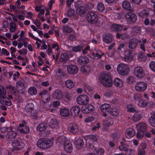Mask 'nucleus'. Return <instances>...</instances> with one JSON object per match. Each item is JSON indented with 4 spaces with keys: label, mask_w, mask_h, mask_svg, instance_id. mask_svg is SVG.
<instances>
[{
    "label": "nucleus",
    "mask_w": 155,
    "mask_h": 155,
    "mask_svg": "<svg viewBox=\"0 0 155 155\" xmlns=\"http://www.w3.org/2000/svg\"><path fill=\"white\" fill-rule=\"evenodd\" d=\"M87 21L89 23L95 25L97 26L101 27L103 24L102 20H98V16L97 15L92 12L87 13L86 17Z\"/></svg>",
    "instance_id": "nucleus-1"
},
{
    "label": "nucleus",
    "mask_w": 155,
    "mask_h": 155,
    "mask_svg": "<svg viewBox=\"0 0 155 155\" xmlns=\"http://www.w3.org/2000/svg\"><path fill=\"white\" fill-rule=\"evenodd\" d=\"M99 80L101 83L104 87H109L112 86V80L109 74L107 73H102L100 75Z\"/></svg>",
    "instance_id": "nucleus-2"
},
{
    "label": "nucleus",
    "mask_w": 155,
    "mask_h": 155,
    "mask_svg": "<svg viewBox=\"0 0 155 155\" xmlns=\"http://www.w3.org/2000/svg\"><path fill=\"white\" fill-rule=\"evenodd\" d=\"M37 145L38 148L45 149L52 147L53 142L50 140L41 139L38 141Z\"/></svg>",
    "instance_id": "nucleus-3"
},
{
    "label": "nucleus",
    "mask_w": 155,
    "mask_h": 155,
    "mask_svg": "<svg viewBox=\"0 0 155 155\" xmlns=\"http://www.w3.org/2000/svg\"><path fill=\"white\" fill-rule=\"evenodd\" d=\"M117 70L120 74L123 75L128 73L130 71V68L126 64L120 63L117 65Z\"/></svg>",
    "instance_id": "nucleus-4"
},
{
    "label": "nucleus",
    "mask_w": 155,
    "mask_h": 155,
    "mask_svg": "<svg viewBox=\"0 0 155 155\" xmlns=\"http://www.w3.org/2000/svg\"><path fill=\"white\" fill-rule=\"evenodd\" d=\"M132 51L130 49L126 50L124 53V57L122 58L124 61L128 63L130 62L133 59L132 55Z\"/></svg>",
    "instance_id": "nucleus-5"
},
{
    "label": "nucleus",
    "mask_w": 155,
    "mask_h": 155,
    "mask_svg": "<svg viewBox=\"0 0 155 155\" xmlns=\"http://www.w3.org/2000/svg\"><path fill=\"white\" fill-rule=\"evenodd\" d=\"M76 100L78 103L79 105H86L89 102V98L86 95H82L78 97Z\"/></svg>",
    "instance_id": "nucleus-6"
},
{
    "label": "nucleus",
    "mask_w": 155,
    "mask_h": 155,
    "mask_svg": "<svg viewBox=\"0 0 155 155\" xmlns=\"http://www.w3.org/2000/svg\"><path fill=\"white\" fill-rule=\"evenodd\" d=\"M134 74L135 76L139 78H142L145 75L144 71L141 67H137L134 69Z\"/></svg>",
    "instance_id": "nucleus-7"
},
{
    "label": "nucleus",
    "mask_w": 155,
    "mask_h": 155,
    "mask_svg": "<svg viewBox=\"0 0 155 155\" xmlns=\"http://www.w3.org/2000/svg\"><path fill=\"white\" fill-rule=\"evenodd\" d=\"M147 88V84L143 82H140L136 83L135 88L136 91H138L143 92Z\"/></svg>",
    "instance_id": "nucleus-8"
},
{
    "label": "nucleus",
    "mask_w": 155,
    "mask_h": 155,
    "mask_svg": "<svg viewBox=\"0 0 155 155\" xmlns=\"http://www.w3.org/2000/svg\"><path fill=\"white\" fill-rule=\"evenodd\" d=\"M39 95L41 96V99L44 103H47L50 100V96L47 91L44 90L39 93Z\"/></svg>",
    "instance_id": "nucleus-9"
},
{
    "label": "nucleus",
    "mask_w": 155,
    "mask_h": 155,
    "mask_svg": "<svg viewBox=\"0 0 155 155\" xmlns=\"http://www.w3.org/2000/svg\"><path fill=\"white\" fill-rule=\"evenodd\" d=\"M138 44V40L135 38L130 39L128 41V48L134 50L136 48Z\"/></svg>",
    "instance_id": "nucleus-10"
},
{
    "label": "nucleus",
    "mask_w": 155,
    "mask_h": 155,
    "mask_svg": "<svg viewBox=\"0 0 155 155\" xmlns=\"http://www.w3.org/2000/svg\"><path fill=\"white\" fill-rule=\"evenodd\" d=\"M68 73L74 75L77 74L78 71V68L75 65L71 64L67 67Z\"/></svg>",
    "instance_id": "nucleus-11"
},
{
    "label": "nucleus",
    "mask_w": 155,
    "mask_h": 155,
    "mask_svg": "<svg viewBox=\"0 0 155 155\" xmlns=\"http://www.w3.org/2000/svg\"><path fill=\"white\" fill-rule=\"evenodd\" d=\"M20 141V140L18 139L15 140L12 142V145L13 147L11 149L12 151L21 149Z\"/></svg>",
    "instance_id": "nucleus-12"
},
{
    "label": "nucleus",
    "mask_w": 155,
    "mask_h": 155,
    "mask_svg": "<svg viewBox=\"0 0 155 155\" xmlns=\"http://www.w3.org/2000/svg\"><path fill=\"white\" fill-rule=\"evenodd\" d=\"M16 88L18 92L22 94H24L25 89L24 84L22 82L19 81L16 84Z\"/></svg>",
    "instance_id": "nucleus-13"
},
{
    "label": "nucleus",
    "mask_w": 155,
    "mask_h": 155,
    "mask_svg": "<svg viewBox=\"0 0 155 155\" xmlns=\"http://www.w3.org/2000/svg\"><path fill=\"white\" fill-rule=\"evenodd\" d=\"M103 116L105 117L103 120L104 124L105 126H109L112 125L114 123L113 120L110 117H107V114L104 113Z\"/></svg>",
    "instance_id": "nucleus-14"
},
{
    "label": "nucleus",
    "mask_w": 155,
    "mask_h": 155,
    "mask_svg": "<svg viewBox=\"0 0 155 155\" xmlns=\"http://www.w3.org/2000/svg\"><path fill=\"white\" fill-rule=\"evenodd\" d=\"M52 97L56 100L62 99L63 97L62 92L59 90H55L53 93Z\"/></svg>",
    "instance_id": "nucleus-15"
},
{
    "label": "nucleus",
    "mask_w": 155,
    "mask_h": 155,
    "mask_svg": "<svg viewBox=\"0 0 155 155\" xmlns=\"http://www.w3.org/2000/svg\"><path fill=\"white\" fill-rule=\"evenodd\" d=\"M125 17L128 21L132 22H135L137 19L136 15L130 12L127 13L125 15Z\"/></svg>",
    "instance_id": "nucleus-16"
},
{
    "label": "nucleus",
    "mask_w": 155,
    "mask_h": 155,
    "mask_svg": "<svg viewBox=\"0 0 155 155\" xmlns=\"http://www.w3.org/2000/svg\"><path fill=\"white\" fill-rule=\"evenodd\" d=\"M104 54L101 51L95 50V51L92 53V55L93 59H98L101 58Z\"/></svg>",
    "instance_id": "nucleus-17"
},
{
    "label": "nucleus",
    "mask_w": 155,
    "mask_h": 155,
    "mask_svg": "<svg viewBox=\"0 0 155 155\" xmlns=\"http://www.w3.org/2000/svg\"><path fill=\"white\" fill-rule=\"evenodd\" d=\"M94 107L92 105L89 104L86 105L82 107V112L84 114H87L91 112L94 109Z\"/></svg>",
    "instance_id": "nucleus-18"
},
{
    "label": "nucleus",
    "mask_w": 155,
    "mask_h": 155,
    "mask_svg": "<svg viewBox=\"0 0 155 155\" xmlns=\"http://www.w3.org/2000/svg\"><path fill=\"white\" fill-rule=\"evenodd\" d=\"M86 12V8L83 6L79 7L77 8L76 10V13L81 16L84 15Z\"/></svg>",
    "instance_id": "nucleus-19"
},
{
    "label": "nucleus",
    "mask_w": 155,
    "mask_h": 155,
    "mask_svg": "<svg viewBox=\"0 0 155 155\" xmlns=\"http://www.w3.org/2000/svg\"><path fill=\"white\" fill-rule=\"evenodd\" d=\"M67 141L69 140L67 139L66 137L64 136H61L59 137L57 140L56 143L59 146L64 145Z\"/></svg>",
    "instance_id": "nucleus-20"
},
{
    "label": "nucleus",
    "mask_w": 155,
    "mask_h": 155,
    "mask_svg": "<svg viewBox=\"0 0 155 155\" xmlns=\"http://www.w3.org/2000/svg\"><path fill=\"white\" fill-rule=\"evenodd\" d=\"M80 108L78 106H73L71 109V112L74 117H76L79 115L80 111Z\"/></svg>",
    "instance_id": "nucleus-21"
},
{
    "label": "nucleus",
    "mask_w": 155,
    "mask_h": 155,
    "mask_svg": "<svg viewBox=\"0 0 155 155\" xmlns=\"http://www.w3.org/2000/svg\"><path fill=\"white\" fill-rule=\"evenodd\" d=\"M78 63L81 65L86 64L89 62V60L87 57L83 56L79 57L77 60Z\"/></svg>",
    "instance_id": "nucleus-22"
},
{
    "label": "nucleus",
    "mask_w": 155,
    "mask_h": 155,
    "mask_svg": "<svg viewBox=\"0 0 155 155\" xmlns=\"http://www.w3.org/2000/svg\"><path fill=\"white\" fill-rule=\"evenodd\" d=\"M0 103L9 106L11 105V101L7 97L4 96L0 97Z\"/></svg>",
    "instance_id": "nucleus-23"
},
{
    "label": "nucleus",
    "mask_w": 155,
    "mask_h": 155,
    "mask_svg": "<svg viewBox=\"0 0 155 155\" xmlns=\"http://www.w3.org/2000/svg\"><path fill=\"white\" fill-rule=\"evenodd\" d=\"M17 134L15 131L11 130L7 134L6 138L8 140H10L15 138Z\"/></svg>",
    "instance_id": "nucleus-24"
},
{
    "label": "nucleus",
    "mask_w": 155,
    "mask_h": 155,
    "mask_svg": "<svg viewBox=\"0 0 155 155\" xmlns=\"http://www.w3.org/2000/svg\"><path fill=\"white\" fill-rule=\"evenodd\" d=\"M103 40L105 43H110L112 41V36L110 34H104L103 35Z\"/></svg>",
    "instance_id": "nucleus-25"
},
{
    "label": "nucleus",
    "mask_w": 155,
    "mask_h": 155,
    "mask_svg": "<svg viewBox=\"0 0 155 155\" xmlns=\"http://www.w3.org/2000/svg\"><path fill=\"white\" fill-rule=\"evenodd\" d=\"M137 130L145 132L147 130V125L143 122L139 123L136 126Z\"/></svg>",
    "instance_id": "nucleus-26"
},
{
    "label": "nucleus",
    "mask_w": 155,
    "mask_h": 155,
    "mask_svg": "<svg viewBox=\"0 0 155 155\" xmlns=\"http://www.w3.org/2000/svg\"><path fill=\"white\" fill-rule=\"evenodd\" d=\"M78 128L77 126L73 124H70L68 127V129L69 130L74 134L76 133L78 131Z\"/></svg>",
    "instance_id": "nucleus-27"
},
{
    "label": "nucleus",
    "mask_w": 155,
    "mask_h": 155,
    "mask_svg": "<svg viewBox=\"0 0 155 155\" xmlns=\"http://www.w3.org/2000/svg\"><path fill=\"white\" fill-rule=\"evenodd\" d=\"M111 29L114 31H119L122 30L123 26L120 25L113 24L111 26Z\"/></svg>",
    "instance_id": "nucleus-28"
},
{
    "label": "nucleus",
    "mask_w": 155,
    "mask_h": 155,
    "mask_svg": "<svg viewBox=\"0 0 155 155\" xmlns=\"http://www.w3.org/2000/svg\"><path fill=\"white\" fill-rule=\"evenodd\" d=\"M66 143L64 145V150L68 153H71L73 149L71 144L69 141H67Z\"/></svg>",
    "instance_id": "nucleus-29"
},
{
    "label": "nucleus",
    "mask_w": 155,
    "mask_h": 155,
    "mask_svg": "<svg viewBox=\"0 0 155 155\" xmlns=\"http://www.w3.org/2000/svg\"><path fill=\"white\" fill-rule=\"evenodd\" d=\"M47 127L48 126L46 123H41L38 125L37 129L38 130L41 132L45 130Z\"/></svg>",
    "instance_id": "nucleus-30"
},
{
    "label": "nucleus",
    "mask_w": 155,
    "mask_h": 155,
    "mask_svg": "<svg viewBox=\"0 0 155 155\" xmlns=\"http://www.w3.org/2000/svg\"><path fill=\"white\" fill-rule=\"evenodd\" d=\"M142 115L139 112L135 113L133 116L132 120L134 122H136L140 120L142 118Z\"/></svg>",
    "instance_id": "nucleus-31"
},
{
    "label": "nucleus",
    "mask_w": 155,
    "mask_h": 155,
    "mask_svg": "<svg viewBox=\"0 0 155 155\" xmlns=\"http://www.w3.org/2000/svg\"><path fill=\"white\" fill-rule=\"evenodd\" d=\"M149 122L150 125L155 127V112H153L151 114V116L148 120Z\"/></svg>",
    "instance_id": "nucleus-32"
},
{
    "label": "nucleus",
    "mask_w": 155,
    "mask_h": 155,
    "mask_svg": "<svg viewBox=\"0 0 155 155\" xmlns=\"http://www.w3.org/2000/svg\"><path fill=\"white\" fill-rule=\"evenodd\" d=\"M65 84L66 87L69 89L72 88L75 86L74 82L71 79H68L66 80L65 81Z\"/></svg>",
    "instance_id": "nucleus-33"
},
{
    "label": "nucleus",
    "mask_w": 155,
    "mask_h": 155,
    "mask_svg": "<svg viewBox=\"0 0 155 155\" xmlns=\"http://www.w3.org/2000/svg\"><path fill=\"white\" fill-rule=\"evenodd\" d=\"M116 37L122 40H125L129 38L130 36L127 33H124L122 34L117 33L116 34Z\"/></svg>",
    "instance_id": "nucleus-34"
},
{
    "label": "nucleus",
    "mask_w": 155,
    "mask_h": 155,
    "mask_svg": "<svg viewBox=\"0 0 155 155\" xmlns=\"http://www.w3.org/2000/svg\"><path fill=\"white\" fill-rule=\"evenodd\" d=\"M127 137H128L130 138H131L134 137L135 134V132L134 130L132 128H130L127 129L126 131Z\"/></svg>",
    "instance_id": "nucleus-35"
},
{
    "label": "nucleus",
    "mask_w": 155,
    "mask_h": 155,
    "mask_svg": "<svg viewBox=\"0 0 155 155\" xmlns=\"http://www.w3.org/2000/svg\"><path fill=\"white\" fill-rule=\"evenodd\" d=\"M119 149L121 151H124L126 152L129 150V146L123 142H120V145L119 147Z\"/></svg>",
    "instance_id": "nucleus-36"
},
{
    "label": "nucleus",
    "mask_w": 155,
    "mask_h": 155,
    "mask_svg": "<svg viewBox=\"0 0 155 155\" xmlns=\"http://www.w3.org/2000/svg\"><path fill=\"white\" fill-rule=\"evenodd\" d=\"M60 113V115L63 117H68L70 114L69 110L66 108L61 109Z\"/></svg>",
    "instance_id": "nucleus-37"
},
{
    "label": "nucleus",
    "mask_w": 155,
    "mask_h": 155,
    "mask_svg": "<svg viewBox=\"0 0 155 155\" xmlns=\"http://www.w3.org/2000/svg\"><path fill=\"white\" fill-rule=\"evenodd\" d=\"M114 85L117 87H121L123 85L122 81L119 78H115L114 81Z\"/></svg>",
    "instance_id": "nucleus-38"
},
{
    "label": "nucleus",
    "mask_w": 155,
    "mask_h": 155,
    "mask_svg": "<svg viewBox=\"0 0 155 155\" xmlns=\"http://www.w3.org/2000/svg\"><path fill=\"white\" fill-rule=\"evenodd\" d=\"M34 105L32 103H29L26 105L25 109L27 112H31L33 110Z\"/></svg>",
    "instance_id": "nucleus-39"
},
{
    "label": "nucleus",
    "mask_w": 155,
    "mask_h": 155,
    "mask_svg": "<svg viewBox=\"0 0 155 155\" xmlns=\"http://www.w3.org/2000/svg\"><path fill=\"white\" fill-rule=\"evenodd\" d=\"M123 8L125 10H130L131 9V5L127 1H124L122 3Z\"/></svg>",
    "instance_id": "nucleus-40"
},
{
    "label": "nucleus",
    "mask_w": 155,
    "mask_h": 155,
    "mask_svg": "<svg viewBox=\"0 0 155 155\" xmlns=\"http://www.w3.org/2000/svg\"><path fill=\"white\" fill-rule=\"evenodd\" d=\"M49 125L51 128H55L58 126V122L55 119H51L49 122Z\"/></svg>",
    "instance_id": "nucleus-41"
},
{
    "label": "nucleus",
    "mask_w": 155,
    "mask_h": 155,
    "mask_svg": "<svg viewBox=\"0 0 155 155\" xmlns=\"http://www.w3.org/2000/svg\"><path fill=\"white\" fill-rule=\"evenodd\" d=\"M137 57L140 61H145L146 59V57L144 53L142 52L138 53Z\"/></svg>",
    "instance_id": "nucleus-42"
},
{
    "label": "nucleus",
    "mask_w": 155,
    "mask_h": 155,
    "mask_svg": "<svg viewBox=\"0 0 155 155\" xmlns=\"http://www.w3.org/2000/svg\"><path fill=\"white\" fill-rule=\"evenodd\" d=\"M110 107V105L107 104H102L101 106V110L103 112H108V109Z\"/></svg>",
    "instance_id": "nucleus-43"
},
{
    "label": "nucleus",
    "mask_w": 155,
    "mask_h": 155,
    "mask_svg": "<svg viewBox=\"0 0 155 155\" xmlns=\"http://www.w3.org/2000/svg\"><path fill=\"white\" fill-rule=\"evenodd\" d=\"M37 89L34 87H30L28 90V93L31 95H34L37 93Z\"/></svg>",
    "instance_id": "nucleus-44"
},
{
    "label": "nucleus",
    "mask_w": 155,
    "mask_h": 155,
    "mask_svg": "<svg viewBox=\"0 0 155 155\" xmlns=\"http://www.w3.org/2000/svg\"><path fill=\"white\" fill-rule=\"evenodd\" d=\"M9 25L10 31V32H14L16 30L17 27L16 24L13 22H12L10 23Z\"/></svg>",
    "instance_id": "nucleus-45"
},
{
    "label": "nucleus",
    "mask_w": 155,
    "mask_h": 155,
    "mask_svg": "<svg viewBox=\"0 0 155 155\" xmlns=\"http://www.w3.org/2000/svg\"><path fill=\"white\" fill-rule=\"evenodd\" d=\"M69 47L71 48L72 50L74 52L80 51L83 48L82 46L81 45H79L77 46H69Z\"/></svg>",
    "instance_id": "nucleus-46"
},
{
    "label": "nucleus",
    "mask_w": 155,
    "mask_h": 155,
    "mask_svg": "<svg viewBox=\"0 0 155 155\" xmlns=\"http://www.w3.org/2000/svg\"><path fill=\"white\" fill-rule=\"evenodd\" d=\"M68 56L67 54L65 53H63L61 54L60 58V61L61 62L67 61L68 60Z\"/></svg>",
    "instance_id": "nucleus-47"
},
{
    "label": "nucleus",
    "mask_w": 155,
    "mask_h": 155,
    "mask_svg": "<svg viewBox=\"0 0 155 155\" xmlns=\"http://www.w3.org/2000/svg\"><path fill=\"white\" fill-rule=\"evenodd\" d=\"M18 130L21 133L28 134L29 132V128L28 127H25L22 128H18Z\"/></svg>",
    "instance_id": "nucleus-48"
},
{
    "label": "nucleus",
    "mask_w": 155,
    "mask_h": 155,
    "mask_svg": "<svg viewBox=\"0 0 155 155\" xmlns=\"http://www.w3.org/2000/svg\"><path fill=\"white\" fill-rule=\"evenodd\" d=\"M149 14V11L147 10L141 11L139 13V16L142 17H147Z\"/></svg>",
    "instance_id": "nucleus-49"
},
{
    "label": "nucleus",
    "mask_w": 155,
    "mask_h": 155,
    "mask_svg": "<svg viewBox=\"0 0 155 155\" xmlns=\"http://www.w3.org/2000/svg\"><path fill=\"white\" fill-rule=\"evenodd\" d=\"M147 104V102L144 100H141L139 101L138 103V105L141 107H145Z\"/></svg>",
    "instance_id": "nucleus-50"
},
{
    "label": "nucleus",
    "mask_w": 155,
    "mask_h": 155,
    "mask_svg": "<svg viewBox=\"0 0 155 155\" xmlns=\"http://www.w3.org/2000/svg\"><path fill=\"white\" fill-rule=\"evenodd\" d=\"M62 30L63 32L67 33H71L73 31V29L69 26H63Z\"/></svg>",
    "instance_id": "nucleus-51"
},
{
    "label": "nucleus",
    "mask_w": 155,
    "mask_h": 155,
    "mask_svg": "<svg viewBox=\"0 0 155 155\" xmlns=\"http://www.w3.org/2000/svg\"><path fill=\"white\" fill-rule=\"evenodd\" d=\"M94 151L95 155H103L104 153V150L101 148L95 149Z\"/></svg>",
    "instance_id": "nucleus-52"
},
{
    "label": "nucleus",
    "mask_w": 155,
    "mask_h": 155,
    "mask_svg": "<svg viewBox=\"0 0 155 155\" xmlns=\"http://www.w3.org/2000/svg\"><path fill=\"white\" fill-rule=\"evenodd\" d=\"M6 94V91L5 88L0 85V97L5 96Z\"/></svg>",
    "instance_id": "nucleus-53"
},
{
    "label": "nucleus",
    "mask_w": 155,
    "mask_h": 155,
    "mask_svg": "<svg viewBox=\"0 0 155 155\" xmlns=\"http://www.w3.org/2000/svg\"><path fill=\"white\" fill-rule=\"evenodd\" d=\"M110 115L116 117L119 115V111L117 109H113L112 111H110Z\"/></svg>",
    "instance_id": "nucleus-54"
},
{
    "label": "nucleus",
    "mask_w": 155,
    "mask_h": 155,
    "mask_svg": "<svg viewBox=\"0 0 155 155\" xmlns=\"http://www.w3.org/2000/svg\"><path fill=\"white\" fill-rule=\"evenodd\" d=\"M97 9L100 12H103L105 9L104 4L101 3H98L97 5Z\"/></svg>",
    "instance_id": "nucleus-55"
},
{
    "label": "nucleus",
    "mask_w": 155,
    "mask_h": 155,
    "mask_svg": "<svg viewBox=\"0 0 155 155\" xmlns=\"http://www.w3.org/2000/svg\"><path fill=\"white\" fill-rule=\"evenodd\" d=\"M75 143L77 146H82L84 144V142L81 139H78L75 141Z\"/></svg>",
    "instance_id": "nucleus-56"
},
{
    "label": "nucleus",
    "mask_w": 155,
    "mask_h": 155,
    "mask_svg": "<svg viewBox=\"0 0 155 155\" xmlns=\"http://www.w3.org/2000/svg\"><path fill=\"white\" fill-rule=\"evenodd\" d=\"M145 132L138 130L137 134V137L139 139H141L143 137Z\"/></svg>",
    "instance_id": "nucleus-57"
},
{
    "label": "nucleus",
    "mask_w": 155,
    "mask_h": 155,
    "mask_svg": "<svg viewBox=\"0 0 155 155\" xmlns=\"http://www.w3.org/2000/svg\"><path fill=\"white\" fill-rule=\"evenodd\" d=\"M87 138L92 141H95L97 140V137L96 136L93 135H90L87 136Z\"/></svg>",
    "instance_id": "nucleus-58"
},
{
    "label": "nucleus",
    "mask_w": 155,
    "mask_h": 155,
    "mask_svg": "<svg viewBox=\"0 0 155 155\" xmlns=\"http://www.w3.org/2000/svg\"><path fill=\"white\" fill-rule=\"evenodd\" d=\"M140 28L137 26L134 27L133 28L132 31L133 32L135 33H140Z\"/></svg>",
    "instance_id": "nucleus-59"
},
{
    "label": "nucleus",
    "mask_w": 155,
    "mask_h": 155,
    "mask_svg": "<svg viewBox=\"0 0 155 155\" xmlns=\"http://www.w3.org/2000/svg\"><path fill=\"white\" fill-rule=\"evenodd\" d=\"M70 95L68 93L66 94L64 96V101L66 103L70 101Z\"/></svg>",
    "instance_id": "nucleus-60"
},
{
    "label": "nucleus",
    "mask_w": 155,
    "mask_h": 155,
    "mask_svg": "<svg viewBox=\"0 0 155 155\" xmlns=\"http://www.w3.org/2000/svg\"><path fill=\"white\" fill-rule=\"evenodd\" d=\"M150 68L153 71H155V62L153 61H151L149 64Z\"/></svg>",
    "instance_id": "nucleus-61"
},
{
    "label": "nucleus",
    "mask_w": 155,
    "mask_h": 155,
    "mask_svg": "<svg viewBox=\"0 0 155 155\" xmlns=\"http://www.w3.org/2000/svg\"><path fill=\"white\" fill-rule=\"evenodd\" d=\"M74 11L71 8H69L68 11V14L69 17L73 15H74Z\"/></svg>",
    "instance_id": "nucleus-62"
},
{
    "label": "nucleus",
    "mask_w": 155,
    "mask_h": 155,
    "mask_svg": "<svg viewBox=\"0 0 155 155\" xmlns=\"http://www.w3.org/2000/svg\"><path fill=\"white\" fill-rule=\"evenodd\" d=\"M141 98V96L139 94H134V98L135 101H138Z\"/></svg>",
    "instance_id": "nucleus-63"
},
{
    "label": "nucleus",
    "mask_w": 155,
    "mask_h": 155,
    "mask_svg": "<svg viewBox=\"0 0 155 155\" xmlns=\"http://www.w3.org/2000/svg\"><path fill=\"white\" fill-rule=\"evenodd\" d=\"M134 81V79L132 77H129L127 79V82L130 84L132 83Z\"/></svg>",
    "instance_id": "nucleus-64"
}]
</instances>
